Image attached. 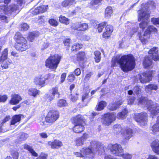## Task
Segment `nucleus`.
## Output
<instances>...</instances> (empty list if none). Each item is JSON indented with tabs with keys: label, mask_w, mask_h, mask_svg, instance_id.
<instances>
[{
	"label": "nucleus",
	"mask_w": 159,
	"mask_h": 159,
	"mask_svg": "<svg viewBox=\"0 0 159 159\" xmlns=\"http://www.w3.org/2000/svg\"><path fill=\"white\" fill-rule=\"evenodd\" d=\"M112 65L115 66L116 63L120 65L121 69L125 72L130 71L135 67V59L133 55L129 54L121 56L114 57L112 60Z\"/></svg>",
	"instance_id": "1"
},
{
	"label": "nucleus",
	"mask_w": 159,
	"mask_h": 159,
	"mask_svg": "<svg viewBox=\"0 0 159 159\" xmlns=\"http://www.w3.org/2000/svg\"><path fill=\"white\" fill-rule=\"evenodd\" d=\"M101 145V143L97 141H93L90 143V146L87 148H82L80 150V152H74V154L76 157L85 158L88 157L93 158L95 153L97 152Z\"/></svg>",
	"instance_id": "2"
},
{
	"label": "nucleus",
	"mask_w": 159,
	"mask_h": 159,
	"mask_svg": "<svg viewBox=\"0 0 159 159\" xmlns=\"http://www.w3.org/2000/svg\"><path fill=\"white\" fill-rule=\"evenodd\" d=\"M139 104L146 105L148 110L153 116L159 113V105L151 100H148L145 97H141L139 99Z\"/></svg>",
	"instance_id": "3"
},
{
	"label": "nucleus",
	"mask_w": 159,
	"mask_h": 159,
	"mask_svg": "<svg viewBox=\"0 0 159 159\" xmlns=\"http://www.w3.org/2000/svg\"><path fill=\"white\" fill-rule=\"evenodd\" d=\"M143 6V5L142 4L141 9L138 11V20H142L139 24V26L143 30L148 26V19L150 16L148 8H143L142 7Z\"/></svg>",
	"instance_id": "4"
},
{
	"label": "nucleus",
	"mask_w": 159,
	"mask_h": 159,
	"mask_svg": "<svg viewBox=\"0 0 159 159\" xmlns=\"http://www.w3.org/2000/svg\"><path fill=\"white\" fill-rule=\"evenodd\" d=\"M14 38L16 42L15 48L17 50L22 52L28 48L27 41L20 33H16Z\"/></svg>",
	"instance_id": "5"
},
{
	"label": "nucleus",
	"mask_w": 159,
	"mask_h": 159,
	"mask_svg": "<svg viewBox=\"0 0 159 159\" xmlns=\"http://www.w3.org/2000/svg\"><path fill=\"white\" fill-rule=\"evenodd\" d=\"M17 2L16 5H12L9 7H7L6 6L0 7L1 11L6 14L11 13V12L18 13L22 8L23 5L25 2L23 0H16Z\"/></svg>",
	"instance_id": "6"
},
{
	"label": "nucleus",
	"mask_w": 159,
	"mask_h": 159,
	"mask_svg": "<svg viewBox=\"0 0 159 159\" xmlns=\"http://www.w3.org/2000/svg\"><path fill=\"white\" fill-rule=\"evenodd\" d=\"M61 56L58 54H55L49 57L45 61V66L51 69L55 70L59 64Z\"/></svg>",
	"instance_id": "7"
},
{
	"label": "nucleus",
	"mask_w": 159,
	"mask_h": 159,
	"mask_svg": "<svg viewBox=\"0 0 159 159\" xmlns=\"http://www.w3.org/2000/svg\"><path fill=\"white\" fill-rule=\"evenodd\" d=\"M107 148L112 154L118 157H120L124 152L121 145L117 143L114 144H109Z\"/></svg>",
	"instance_id": "8"
},
{
	"label": "nucleus",
	"mask_w": 159,
	"mask_h": 159,
	"mask_svg": "<svg viewBox=\"0 0 159 159\" xmlns=\"http://www.w3.org/2000/svg\"><path fill=\"white\" fill-rule=\"evenodd\" d=\"M155 73L154 71L148 70L143 73L142 75H138V77L141 83H145L151 80L152 77Z\"/></svg>",
	"instance_id": "9"
},
{
	"label": "nucleus",
	"mask_w": 159,
	"mask_h": 159,
	"mask_svg": "<svg viewBox=\"0 0 159 159\" xmlns=\"http://www.w3.org/2000/svg\"><path fill=\"white\" fill-rule=\"evenodd\" d=\"M134 118L135 120L142 127L145 126L147 122V115L145 112L136 114Z\"/></svg>",
	"instance_id": "10"
},
{
	"label": "nucleus",
	"mask_w": 159,
	"mask_h": 159,
	"mask_svg": "<svg viewBox=\"0 0 159 159\" xmlns=\"http://www.w3.org/2000/svg\"><path fill=\"white\" fill-rule=\"evenodd\" d=\"M116 115L114 113L105 114L102 119V123L105 125H109L116 120Z\"/></svg>",
	"instance_id": "11"
},
{
	"label": "nucleus",
	"mask_w": 159,
	"mask_h": 159,
	"mask_svg": "<svg viewBox=\"0 0 159 159\" xmlns=\"http://www.w3.org/2000/svg\"><path fill=\"white\" fill-rule=\"evenodd\" d=\"M157 31V29L153 26L151 25L148 26L144 32L143 35L139 36V39L143 44L145 43L147 40L149 38L150 33L152 32L155 33Z\"/></svg>",
	"instance_id": "12"
},
{
	"label": "nucleus",
	"mask_w": 159,
	"mask_h": 159,
	"mask_svg": "<svg viewBox=\"0 0 159 159\" xmlns=\"http://www.w3.org/2000/svg\"><path fill=\"white\" fill-rule=\"evenodd\" d=\"M59 116L58 111L55 110L50 111L46 118V121L48 122H52L56 121Z\"/></svg>",
	"instance_id": "13"
},
{
	"label": "nucleus",
	"mask_w": 159,
	"mask_h": 159,
	"mask_svg": "<svg viewBox=\"0 0 159 159\" xmlns=\"http://www.w3.org/2000/svg\"><path fill=\"white\" fill-rule=\"evenodd\" d=\"M158 51L157 47H154L150 49L148 52L149 56L154 61L159 60V56L158 54Z\"/></svg>",
	"instance_id": "14"
},
{
	"label": "nucleus",
	"mask_w": 159,
	"mask_h": 159,
	"mask_svg": "<svg viewBox=\"0 0 159 159\" xmlns=\"http://www.w3.org/2000/svg\"><path fill=\"white\" fill-rule=\"evenodd\" d=\"M89 137L88 134H84L81 137L77 138L75 141V145L77 146H82L84 144Z\"/></svg>",
	"instance_id": "15"
},
{
	"label": "nucleus",
	"mask_w": 159,
	"mask_h": 159,
	"mask_svg": "<svg viewBox=\"0 0 159 159\" xmlns=\"http://www.w3.org/2000/svg\"><path fill=\"white\" fill-rule=\"evenodd\" d=\"M73 28L79 31H84L88 29L89 26L86 23H78L75 24L73 26Z\"/></svg>",
	"instance_id": "16"
},
{
	"label": "nucleus",
	"mask_w": 159,
	"mask_h": 159,
	"mask_svg": "<svg viewBox=\"0 0 159 159\" xmlns=\"http://www.w3.org/2000/svg\"><path fill=\"white\" fill-rule=\"evenodd\" d=\"M72 122L74 124H85L84 117L80 114L73 117Z\"/></svg>",
	"instance_id": "17"
},
{
	"label": "nucleus",
	"mask_w": 159,
	"mask_h": 159,
	"mask_svg": "<svg viewBox=\"0 0 159 159\" xmlns=\"http://www.w3.org/2000/svg\"><path fill=\"white\" fill-rule=\"evenodd\" d=\"M34 82L37 86H43L45 83L43 76L40 75L36 76L34 78Z\"/></svg>",
	"instance_id": "18"
},
{
	"label": "nucleus",
	"mask_w": 159,
	"mask_h": 159,
	"mask_svg": "<svg viewBox=\"0 0 159 159\" xmlns=\"http://www.w3.org/2000/svg\"><path fill=\"white\" fill-rule=\"evenodd\" d=\"M121 132L126 140H129L132 136L133 132L130 128H127L125 130L122 129Z\"/></svg>",
	"instance_id": "19"
},
{
	"label": "nucleus",
	"mask_w": 159,
	"mask_h": 159,
	"mask_svg": "<svg viewBox=\"0 0 159 159\" xmlns=\"http://www.w3.org/2000/svg\"><path fill=\"white\" fill-rule=\"evenodd\" d=\"M48 5H42L38 7L33 10H32V14L37 15L39 13H42L45 12L48 9Z\"/></svg>",
	"instance_id": "20"
},
{
	"label": "nucleus",
	"mask_w": 159,
	"mask_h": 159,
	"mask_svg": "<svg viewBox=\"0 0 159 159\" xmlns=\"http://www.w3.org/2000/svg\"><path fill=\"white\" fill-rule=\"evenodd\" d=\"M11 98L9 103L12 105H15L18 104L22 99L21 97L18 94H12Z\"/></svg>",
	"instance_id": "21"
},
{
	"label": "nucleus",
	"mask_w": 159,
	"mask_h": 159,
	"mask_svg": "<svg viewBox=\"0 0 159 159\" xmlns=\"http://www.w3.org/2000/svg\"><path fill=\"white\" fill-rule=\"evenodd\" d=\"M105 29L106 31L103 33L102 36L103 38H106L110 37L113 30V28L112 25H108L106 26Z\"/></svg>",
	"instance_id": "22"
},
{
	"label": "nucleus",
	"mask_w": 159,
	"mask_h": 159,
	"mask_svg": "<svg viewBox=\"0 0 159 159\" xmlns=\"http://www.w3.org/2000/svg\"><path fill=\"white\" fill-rule=\"evenodd\" d=\"M125 26L127 27L129 26H131L129 32L130 35L131 37L134 33L136 32L138 30V27L134 23H132L129 22H128L126 23Z\"/></svg>",
	"instance_id": "23"
},
{
	"label": "nucleus",
	"mask_w": 159,
	"mask_h": 159,
	"mask_svg": "<svg viewBox=\"0 0 159 159\" xmlns=\"http://www.w3.org/2000/svg\"><path fill=\"white\" fill-rule=\"evenodd\" d=\"M48 144L50 145L52 148L58 149L61 147L63 144L62 142L59 140H55L53 142L49 141Z\"/></svg>",
	"instance_id": "24"
},
{
	"label": "nucleus",
	"mask_w": 159,
	"mask_h": 159,
	"mask_svg": "<svg viewBox=\"0 0 159 159\" xmlns=\"http://www.w3.org/2000/svg\"><path fill=\"white\" fill-rule=\"evenodd\" d=\"M122 102L123 101L121 99H119L113 103L110 104L108 106V108L112 111L115 110L122 104Z\"/></svg>",
	"instance_id": "25"
},
{
	"label": "nucleus",
	"mask_w": 159,
	"mask_h": 159,
	"mask_svg": "<svg viewBox=\"0 0 159 159\" xmlns=\"http://www.w3.org/2000/svg\"><path fill=\"white\" fill-rule=\"evenodd\" d=\"M151 146L152 151L159 155V141L157 140L153 141Z\"/></svg>",
	"instance_id": "26"
},
{
	"label": "nucleus",
	"mask_w": 159,
	"mask_h": 159,
	"mask_svg": "<svg viewBox=\"0 0 159 159\" xmlns=\"http://www.w3.org/2000/svg\"><path fill=\"white\" fill-rule=\"evenodd\" d=\"M73 128V131L76 133H79L83 131L84 127V124H74Z\"/></svg>",
	"instance_id": "27"
},
{
	"label": "nucleus",
	"mask_w": 159,
	"mask_h": 159,
	"mask_svg": "<svg viewBox=\"0 0 159 159\" xmlns=\"http://www.w3.org/2000/svg\"><path fill=\"white\" fill-rule=\"evenodd\" d=\"M143 65L145 68H151L152 67V61L149 57H146L144 59Z\"/></svg>",
	"instance_id": "28"
},
{
	"label": "nucleus",
	"mask_w": 159,
	"mask_h": 159,
	"mask_svg": "<svg viewBox=\"0 0 159 159\" xmlns=\"http://www.w3.org/2000/svg\"><path fill=\"white\" fill-rule=\"evenodd\" d=\"M22 116H23V115L22 114L16 115L13 116L12 118L11 122V125H15L16 123L19 122Z\"/></svg>",
	"instance_id": "29"
},
{
	"label": "nucleus",
	"mask_w": 159,
	"mask_h": 159,
	"mask_svg": "<svg viewBox=\"0 0 159 159\" xmlns=\"http://www.w3.org/2000/svg\"><path fill=\"white\" fill-rule=\"evenodd\" d=\"M113 13L112 9L111 7H108L105 9V17L108 19L111 16Z\"/></svg>",
	"instance_id": "30"
},
{
	"label": "nucleus",
	"mask_w": 159,
	"mask_h": 159,
	"mask_svg": "<svg viewBox=\"0 0 159 159\" xmlns=\"http://www.w3.org/2000/svg\"><path fill=\"white\" fill-rule=\"evenodd\" d=\"M151 130L154 133L159 132V116L157 118L156 123L152 126Z\"/></svg>",
	"instance_id": "31"
},
{
	"label": "nucleus",
	"mask_w": 159,
	"mask_h": 159,
	"mask_svg": "<svg viewBox=\"0 0 159 159\" xmlns=\"http://www.w3.org/2000/svg\"><path fill=\"white\" fill-rule=\"evenodd\" d=\"M24 148L28 150L32 155L35 157H37L38 156L37 153L35 152L31 146L27 144H25L24 145Z\"/></svg>",
	"instance_id": "32"
},
{
	"label": "nucleus",
	"mask_w": 159,
	"mask_h": 159,
	"mask_svg": "<svg viewBox=\"0 0 159 159\" xmlns=\"http://www.w3.org/2000/svg\"><path fill=\"white\" fill-rule=\"evenodd\" d=\"M128 111L125 109L123 111L119 113L117 116V118L118 119H123L126 116Z\"/></svg>",
	"instance_id": "33"
},
{
	"label": "nucleus",
	"mask_w": 159,
	"mask_h": 159,
	"mask_svg": "<svg viewBox=\"0 0 159 159\" xmlns=\"http://www.w3.org/2000/svg\"><path fill=\"white\" fill-rule=\"evenodd\" d=\"M157 85L155 84H150L146 86L145 88V90L148 92L150 90H156L158 89Z\"/></svg>",
	"instance_id": "34"
},
{
	"label": "nucleus",
	"mask_w": 159,
	"mask_h": 159,
	"mask_svg": "<svg viewBox=\"0 0 159 159\" xmlns=\"http://www.w3.org/2000/svg\"><path fill=\"white\" fill-rule=\"evenodd\" d=\"M0 62L2 63L1 66L3 68L7 69L8 67V65L11 63V61L6 60H3Z\"/></svg>",
	"instance_id": "35"
},
{
	"label": "nucleus",
	"mask_w": 159,
	"mask_h": 159,
	"mask_svg": "<svg viewBox=\"0 0 159 159\" xmlns=\"http://www.w3.org/2000/svg\"><path fill=\"white\" fill-rule=\"evenodd\" d=\"M59 21L60 22L66 25H68L70 22L69 19L62 15L59 17Z\"/></svg>",
	"instance_id": "36"
},
{
	"label": "nucleus",
	"mask_w": 159,
	"mask_h": 159,
	"mask_svg": "<svg viewBox=\"0 0 159 159\" xmlns=\"http://www.w3.org/2000/svg\"><path fill=\"white\" fill-rule=\"evenodd\" d=\"M8 50L7 48H5L2 52V55L0 57V61L3 60H6L7 58Z\"/></svg>",
	"instance_id": "37"
},
{
	"label": "nucleus",
	"mask_w": 159,
	"mask_h": 159,
	"mask_svg": "<svg viewBox=\"0 0 159 159\" xmlns=\"http://www.w3.org/2000/svg\"><path fill=\"white\" fill-rule=\"evenodd\" d=\"M28 137V135L27 134L24 133H20L18 139L20 142H21L26 139Z\"/></svg>",
	"instance_id": "38"
},
{
	"label": "nucleus",
	"mask_w": 159,
	"mask_h": 159,
	"mask_svg": "<svg viewBox=\"0 0 159 159\" xmlns=\"http://www.w3.org/2000/svg\"><path fill=\"white\" fill-rule=\"evenodd\" d=\"M83 47L82 44L79 43H75L71 47V50L72 51H76L81 49Z\"/></svg>",
	"instance_id": "39"
},
{
	"label": "nucleus",
	"mask_w": 159,
	"mask_h": 159,
	"mask_svg": "<svg viewBox=\"0 0 159 159\" xmlns=\"http://www.w3.org/2000/svg\"><path fill=\"white\" fill-rule=\"evenodd\" d=\"M94 55H95L94 59L95 62L97 63L99 62L101 58V53L100 52L98 51H95L94 52Z\"/></svg>",
	"instance_id": "40"
},
{
	"label": "nucleus",
	"mask_w": 159,
	"mask_h": 159,
	"mask_svg": "<svg viewBox=\"0 0 159 159\" xmlns=\"http://www.w3.org/2000/svg\"><path fill=\"white\" fill-rule=\"evenodd\" d=\"M39 90L31 88L28 90V94L34 97L37 94H38Z\"/></svg>",
	"instance_id": "41"
},
{
	"label": "nucleus",
	"mask_w": 159,
	"mask_h": 159,
	"mask_svg": "<svg viewBox=\"0 0 159 159\" xmlns=\"http://www.w3.org/2000/svg\"><path fill=\"white\" fill-rule=\"evenodd\" d=\"M106 106V103L104 101H102L99 102L97 110L98 111H101Z\"/></svg>",
	"instance_id": "42"
},
{
	"label": "nucleus",
	"mask_w": 159,
	"mask_h": 159,
	"mask_svg": "<svg viewBox=\"0 0 159 159\" xmlns=\"http://www.w3.org/2000/svg\"><path fill=\"white\" fill-rule=\"evenodd\" d=\"M57 105L59 107L66 106L67 104L66 100L63 99H60L58 101Z\"/></svg>",
	"instance_id": "43"
},
{
	"label": "nucleus",
	"mask_w": 159,
	"mask_h": 159,
	"mask_svg": "<svg viewBox=\"0 0 159 159\" xmlns=\"http://www.w3.org/2000/svg\"><path fill=\"white\" fill-rule=\"evenodd\" d=\"M49 92L52 95L54 96L56 94H58L59 95V94L58 91V88L57 87H53L49 90Z\"/></svg>",
	"instance_id": "44"
},
{
	"label": "nucleus",
	"mask_w": 159,
	"mask_h": 159,
	"mask_svg": "<svg viewBox=\"0 0 159 159\" xmlns=\"http://www.w3.org/2000/svg\"><path fill=\"white\" fill-rule=\"evenodd\" d=\"M107 24V22H104L98 25L97 29L99 33L101 32L102 31L103 29Z\"/></svg>",
	"instance_id": "45"
},
{
	"label": "nucleus",
	"mask_w": 159,
	"mask_h": 159,
	"mask_svg": "<svg viewBox=\"0 0 159 159\" xmlns=\"http://www.w3.org/2000/svg\"><path fill=\"white\" fill-rule=\"evenodd\" d=\"M36 36V34L35 32H30L29 34L27 39L29 41L33 42Z\"/></svg>",
	"instance_id": "46"
},
{
	"label": "nucleus",
	"mask_w": 159,
	"mask_h": 159,
	"mask_svg": "<svg viewBox=\"0 0 159 159\" xmlns=\"http://www.w3.org/2000/svg\"><path fill=\"white\" fill-rule=\"evenodd\" d=\"M44 79H45V82L48 80L49 82L52 80L54 78V75L51 74H47L43 76Z\"/></svg>",
	"instance_id": "47"
},
{
	"label": "nucleus",
	"mask_w": 159,
	"mask_h": 159,
	"mask_svg": "<svg viewBox=\"0 0 159 159\" xmlns=\"http://www.w3.org/2000/svg\"><path fill=\"white\" fill-rule=\"evenodd\" d=\"M85 57V54L84 52H80L77 55V58L78 60L82 61L84 60Z\"/></svg>",
	"instance_id": "48"
},
{
	"label": "nucleus",
	"mask_w": 159,
	"mask_h": 159,
	"mask_svg": "<svg viewBox=\"0 0 159 159\" xmlns=\"http://www.w3.org/2000/svg\"><path fill=\"white\" fill-rule=\"evenodd\" d=\"M49 23L52 26L56 27L58 25V21L55 19H51L48 20Z\"/></svg>",
	"instance_id": "49"
},
{
	"label": "nucleus",
	"mask_w": 159,
	"mask_h": 159,
	"mask_svg": "<svg viewBox=\"0 0 159 159\" xmlns=\"http://www.w3.org/2000/svg\"><path fill=\"white\" fill-rule=\"evenodd\" d=\"M100 0H93L90 2V7L92 9H94L95 6L100 3Z\"/></svg>",
	"instance_id": "50"
},
{
	"label": "nucleus",
	"mask_w": 159,
	"mask_h": 159,
	"mask_svg": "<svg viewBox=\"0 0 159 159\" xmlns=\"http://www.w3.org/2000/svg\"><path fill=\"white\" fill-rule=\"evenodd\" d=\"M120 157H122L124 159H131L132 157V156L131 154L128 153H124L123 152Z\"/></svg>",
	"instance_id": "51"
},
{
	"label": "nucleus",
	"mask_w": 159,
	"mask_h": 159,
	"mask_svg": "<svg viewBox=\"0 0 159 159\" xmlns=\"http://www.w3.org/2000/svg\"><path fill=\"white\" fill-rule=\"evenodd\" d=\"M63 43L66 48H69L70 46V39H65Z\"/></svg>",
	"instance_id": "52"
},
{
	"label": "nucleus",
	"mask_w": 159,
	"mask_h": 159,
	"mask_svg": "<svg viewBox=\"0 0 159 159\" xmlns=\"http://www.w3.org/2000/svg\"><path fill=\"white\" fill-rule=\"evenodd\" d=\"M151 21L155 25H159V18H152L151 19Z\"/></svg>",
	"instance_id": "53"
},
{
	"label": "nucleus",
	"mask_w": 159,
	"mask_h": 159,
	"mask_svg": "<svg viewBox=\"0 0 159 159\" xmlns=\"http://www.w3.org/2000/svg\"><path fill=\"white\" fill-rule=\"evenodd\" d=\"M133 90L134 93L136 94L140 93L141 92V88L138 86H135Z\"/></svg>",
	"instance_id": "54"
},
{
	"label": "nucleus",
	"mask_w": 159,
	"mask_h": 159,
	"mask_svg": "<svg viewBox=\"0 0 159 159\" xmlns=\"http://www.w3.org/2000/svg\"><path fill=\"white\" fill-rule=\"evenodd\" d=\"M135 98L134 97H129L128 100V104H132L134 103L135 100Z\"/></svg>",
	"instance_id": "55"
},
{
	"label": "nucleus",
	"mask_w": 159,
	"mask_h": 159,
	"mask_svg": "<svg viewBox=\"0 0 159 159\" xmlns=\"http://www.w3.org/2000/svg\"><path fill=\"white\" fill-rule=\"evenodd\" d=\"M75 79V76L73 74H70L67 77V80L70 82L73 81Z\"/></svg>",
	"instance_id": "56"
},
{
	"label": "nucleus",
	"mask_w": 159,
	"mask_h": 159,
	"mask_svg": "<svg viewBox=\"0 0 159 159\" xmlns=\"http://www.w3.org/2000/svg\"><path fill=\"white\" fill-rule=\"evenodd\" d=\"M29 28L28 25L26 23H24L21 25V30H27Z\"/></svg>",
	"instance_id": "57"
},
{
	"label": "nucleus",
	"mask_w": 159,
	"mask_h": 159,
	"mask_svg": "<svg viewBox=\"0 0 159 159\" xmlns=\"http://www.w3.org/2000/svg\"><path fill=\"white\" fill-rule=\"evenodd\" d=\"M8 97L6 95H0V102H4L7 99Z\"/></svg>",
	"instance_id": "58"
},
{
	"label": "nucleus",
	"mask_w": 159,
	"mask_h": 159,
	"mask_svg": "<svg viewBox=\"0 0 159 159\" xmlns=\"http://www.w3.org/2000/svg\"><path fill=\"white\" fill-rule=\"evenodd\" d=\"M49 45V43L48 42H46L45 43H44L42 45V47L41 48V49L42 50H43L47 48H48V47Z\"/></svg>",
	"instance_id": "59"
},
{
	"label": "nucleus",
	"mask_w": 159,
	"mask_h": 159,
	"mask_svg": "<svg viewBox=\"0 0 159 159\" xmlns=\"http://www.w3.org/2000/svg\"><path fill=\"white\" fill-rule=\"evenodd\" d=\"M47 155L43 153H42L40 156L36 159H47Z\"/></svg>",
	"instance_id": "60"
},
{
	"label": "nucleus",
	"mask_w": 159,
	"mask_h": 159,
	"mask_svg": "<svg viewBox=\"0 0 159 159\" xmlns=\"http://www.w3.org/2000/svg\"><path fill=\"white\" fill-rule=\"evenodd\" d=\"M88 93H85L82 96V101L83 102H84L85 100V101H88L89 99H88Z\"/></svg>",
	"instance_id": "61"
},
{
	"label": "nucleus",
	"mask_w": 159,
	"mask_h": 159,
	"mask_svg": "<svg viewBox=\"0 0 159 159\" xmlns=\"http://www.w3.org/2000/svg\"><path fill=\"white\" fill-rule=\"evenodd\" d=\"M66 77V74L65 73H62L61 77V83H63L65 80Z\"/></svg>",
	"instance_id": "62"
},
{
	"label": "nucleus",
	"mask_w": 159,
	"mask_h": 159,
	"mask_svg": "<svg viewBox=\"0 0 159 159\" xmlns=\"http://www.w3.org/2000/svg\"><path fill=\"white\" fill-rule=\"evenodd\" d=\"M74 73L76 76H79L81 74V70L80 69L77 68L75 69L74 71Z\"/></svg>",
	"instance_id": "63"
},
{
	"label": "nucleus",
	"mask_w": 159,
	"mask_h": 159,
	"mask_svg": "<svg viewBox=\"0 0 159 159\" xmlns=\"http://www.w3.org/2000/svg\"><path fill=\"white\" fill-rule=\"evenodd\" d=\"M54 96L52 95H47V100L48 102H50L52 100L54 99Z\"/></svg>",
	"instance_id": "64"
}]
</instances>
